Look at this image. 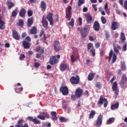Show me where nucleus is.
Masks as SVG:
<instances>
[{
    "instance_id": "obj_11",
    "label": "nucleus",
    "mask_w": 127,
    "mask_h": 127,
    "mask_svg": "<svg viewBox=\"0 0 127 127\" xmlns=\"http://www.w3.org/2000/svg\"><path fill=\"white\" fill-rule=\"evenodd\" d=\"M12 36L15 40H19L20 39V35L17 32V30H13L12 31Z\"/></svg>"
},
{
    "instance_id": "obj_26",
    "label": "nucleus",
    "mask_w": 127,
    "mask_h": 127,
    "mask_svg": "<svg viewBox=\"0 0 127 127\" xmlns=\"http://www.w3.org/2000/svg\"><path fill=\"white\" fill-rule=\"evenodd\" d=\"M30 34H36L37 33V29L36 27L33 26L30 31Z\"/></svg>"
},
{
    "instance_id": "obj_48",
    "label": "nucleus",
    "mask_w": 127,
    "mask_h": 127,
    "mask_svg": "<svg viewBox=\"0 0 127 127\" xmlns=\"http://www.w3.org/2000/svg\"><path fill=\"white\" fill-rule=\"evenodd\" d=\"M37 118L38 119H40V120H42V121H44V120H45V116L43 115H38Z\"/></svg>"
},
{
    "instance_id": "obj_53",
    "label": "nucleus",
    "mask_w": 127,
    "mask_h": 127,
    "mask_svg": "<svg viewBox=\"0 0 127 127\" xmlns=\"http://www.w3.org/2000/svg\"><path fill=\"white\" fill-rule=\"evenodd\" d=\"M24 58H25V55H24V54H21L20 56V58H19V59L21 60V61H22L24 59Z\"/></svg>"
},
{
    "instance_id": "obj_57",
    "label": "nucleus",
    "mask_w": 127,
    "mask_h": 127,
    "mask_svg": "<svg viewBox=\"0 0 127 127\" xmlns=\"http://www.w3.org/2000/svg\"><path fill=\"white\" fill-rule=\"evenodd\" d=\"M76 98H77V97H76V95H72L71 96V100H72V101H75V100H76Z\"/></svg>"
},
{
    "instance_id": "obj_23",
    "label": "nucleus",
    "mask_w": 127,
    "mask_h": 127,
    "mask_svg": "<svg viewBox=\"0 0 127 127\" xmlns=\"http://www.w3.org/2000/svg\"><path fill=\"white\" fill-rule=\"evenodd\" d=\"M41 8L42 11H45L46 9V3L44 1H42L41 2Z\"/></svg>"
},
{
    "instance_id": "obj_49",
    "label": "nucleus",
    "mask_w": 127,
    "mask_h": 127,
    "mask_svg": "<svg viewBox=\"0 0 127 127\" xmlns=\"http://www.w3.org/2000/svg\"><path fill=\"white\" fill-rule=\"evenodd\" d=\"M43 115L45 117V118H46V119H49L50 116H49V114L48 113L44 112L43 113Z\"/></svg>"
},
{
    "instance_id": "obj_35",
    "label": "nucleus",
    "mask_w": 127,
    "mask_h": 127,
    "mask_svg": "<svg viewBox=\"0 0 127 127\" xmlns=\"http://www.w3.org/2000/svg\"><path fill=\"white\" fill-rule=\"evenodd\" d=\"M115 119L113 118H109L108 120L107 121L106 124L107 125H111V124H113V123L114 122Z\"/></svg>"
},
{
    "instance_id": "obj_32",
    "label": "nucleus",
    "mask_w": 127,
    "mask_h": 127,
    "mask_svg": "<svg viewBox=\"0 0 127 127\" xmlns=\"http://www.w3.org/2000/svg\"><path fill=\"white\" fill-rule=\"evenodd\" d=\"M7 4L8 5V9H11V7H13V6H14V3H12V2H9L8 1H7Z\"/></svg>"
},
{
    "instance_id": "obj_47",
    "label": "nucleus",
    "mask_w": 127,
    "mask_h": 127,
    "mask_svg": "<svg viewBox=\"0 0 127 127\" xmlns=\"http://www.w3.org/2000/svg\"><path fill=\"white\" fill-rule=\"evenodd\" d=\"M60 122H61V123H66L67 120V119H66V118L64 117H61L60 119Z\"/></svg>"
},
{
    "instance_id": "obj_8",
    "label": "nucleus",
    "mask_w": 127,
    "mask_h": 127,
    "mask_svg": "<svg viewBox=\"0 0 127 127\" xmlns=\"http://www.w3.org/2000/svg\"><path fill=\"white\" fill-rule=\"evenodd\" d=\"M85 17L86 18V22L87 24H91L93 22V17L90 13H87L84 14Z\"/></svg>"
},
{
    "instance_id": "obj_28",
    "label": "nucleus",
    "mask_w": 127,
    "mask_h": 127,
    "mask_svg": "<svg viewBox=\"0 0 127 127\" xmlns=\"http://www.w3.org/2000/svg\"><path fill=\"white\" fill-rule=\"evenodd\" d=\"M60 70L61 71H65L67 69V64H62L60 65Z\"/></svg>"
},
{
    "instance_id": "obj_43",
    "label": "nucleus",
    "mask_w": 127,
    "mask_h": 127,
    "mask_svg": "<svg viewBox=\"0 0 127 127\" xmlns=\"http://www.w3.org/2000/svg\"><path fill=\"white\" fill-rule=\"evenodd\" d=\"M101 21L103 24H106L107 23V19L104 16H101Z\"/></svg>"
},
{
    "instance_id": "obj_36",
    "label": "nucleus",
    "mask_w": 127,
    "mask_h": 127,
    "mask_svg": "<svg viewBox=\"0 0 127 127\" xmlns=\"http://www.w3.org/2000/svg\"><path fill=\"white\" fill-rule=\"evenodd\" d=\"M121 69L122 71H127V67H126V63H123L121 64Z\"/></svg>"
},
{
    "instance_id": "obj_34",
    "label": "nucleus",
    "mask_w": 127,
    "mask_h": 127,
    "mask_svg": "<svg viewBox=\"0 0 127 127\" xmlns=\"http://www.w3.org/2000/svg\"><path fill=\"white\" fill-rule=\"evenodd\" d=\"M14 90L16 93H20V92H22L23 90V87H21L20 88H15Z\"/></svg>"
},
{
    "instance_id": "obj_39",
    "label": "nucleus",
    "mask_w": 127,
    "mask_h": 127,
    "mask_svg": "<svg viewBox=\"0 0 127 127\" xmlns=\"http://www.w3.org/2000/svg\"><path fill=\"white\" fill-rule=\"evenodd\" d=\"M112 89L113 90L118 89V83H117V81H115L113 83V84L112 86Z\"/></svg>"
},
{
    "instance_id": "obj_25",
    "label": "nucleus",
    "mask_w": 127,
    "mask_h": 127,
    "mask_svg": "<svg viewBox=\"0 0 127 127\" xmlns=\"http://www.w3.org/2000/svg\"><path fill=\"white\" fill-rule=\"evenodd\" d=\"M96 73H94L93 72L89 73L88 76V81H92L94 78H95V75Z\"/></svg>"
},
{
    "instance_id": "obj_4",
    "label": "nucleus",
    "mask_w": 127,
    "mask_h": 127,
    "mask_svg": "<svg viewBox=\"0 0 127 127\" xmlns=\"http://www.w3.org/2000/svg\"><path fill=\"white\" fill-rule=\"evenodd\" d=\"M108 100H107L106 98H104L103 96L101 95L97 104V105H103V104H104V108H107V107H108Z\"/></svg>"
},
{
    "instance_id": "obj_55",
    "label": "nucleus",
    "mask_w": 127,
    "mask_h": 127,
    "mask_svg": "<svg viewBox=\"0 0 127 127\" xmlns=\"http://www.w3.org/2000/svg\"><path fill=\"white\" fill-rule=\"evenodd\" d=\"M41 65V64L39 63H35L34 64V66L35 67V68H38V67H39V66H40Z\"/></svg>"
},
{
    "instance_id": "obj_14",
    "label": "nucleus",
    "mask_w": 127,
    "mask_h": 127,
    "mask_svg": "<svg viewBox=\"0 0 127 127\" xmlns=\"http://www.w3.org/2000/svg\"><path fill=\"white\" fill-rule=\"evenodd\" d=\"M47 19L49 21L50 24L51 25H53V13L50 12L49 14L47 15Z\"/></svg>"
},
{
    "instance_id": "obj_29",
    "label": "nucleus",
    "mask_w": 127,
    "mask_h": 127,
    "mask_svg": "<svg viewBox=\"0 0 127 127\" xmlns=\"http://www.w3.org/2000/svg\"><path fill=\"white\" fill-rule=\"evenodd\" d=\"M79 59V57H77L75 58V56L74 55H71L70 56V61H71L72 63H74V62H75V61H77V59Z\"/></svg>"
},
{
    "instance_id": "obj_12",
    "label": "nucleus",
    "mask_w": 127,
    "mask_h": 127,
    "mask_svg": "<svg viewBox=\"0 0 127 127\" xmlns=\"http://www.w3.org/2000/svg\"><path fill=\"white\" fill-rule=\"evenodd\" d=\"M54 50L56 51V52H58V51H60V50H61L60 43L57 40H56L54 42Z\"/></svg>"
},
{
    "instance_id": "obj_31",
    "label": "nucleus",
    "mask_w": 127,
    "mask_h": 127,
    "mask_svg": "<svg viewBox=\"0 0 127 127\" xmlns=\"http://www.w3.org/2000/svg\"><path fill=\"white\" fill-rule=\"evenodd\" d=\"M95 115H96V112L95 111L92 110L90 112V113L89 114V120L91 119H93L94 117H95Z\"/></svg>"
},
{
    "instance_id": "obj_61",
    "label": "nucleus",
    "mask_w": 127,
    "mask_h": 127,
    "mask_svg": "<svg viewBox=\"0 0 127 127\" xmlns=\"http://www.w3.org/2000/svg\"><path fill=\"white\" fill-rule=\"evenodd\" d=\"M5 47L6 48H9L10 47V45L8 43H6L5 44Z\"/></svg>"
},
{
    "instance_id": "obj_20",
    "label": "nucleus",
    "mask_w": 127,
    "mask_h": 127,
    "mask_svg": "<svg viewBox=\"0 0 127 127\" xmlns=\"http://www.w3.org/2000/svg\"><path fill=\"white\" fill-rule=\"evenodd\" d=\"M1 18H2V16H0V29L3 30L5 27H4V24H5V22L3 21L2 20H1Z\"/></svg>"
},
{
    "instance_id": "obj_27",
    "label": "nucleus",
    "mask_w": 127,
    "mask_h": 127,
    "mask_svg": "<svg viewBox=\"0 0 127 127\" xmlns=\"http://www.w3.org/2000/svg\"><path fill=\"white\" fill-rule=\"evenodd\" d=\"M120 39L121 43H125V41H126V36H125V34L123 32L121 33Z\"/></svg>"
},
{
    "instance_id": "obj_62",
    "label": "nucleus",
    "mask_w": 127,
    "mask_h": 127,
    "mask_svg": "<svg viewBox=\"0 0 127 127\" xmlns=\"http://www.w3.org/2000/svg\"><path fill=\"white\" fill-rule=\"evenodd\" d=\"M22 38H24L25 37H26V33L24 32L22 33L21 36Z\"/></svg>"
},
{
    "instance_id": "obj_1",
    "label": "nucleus",
    "mask_w": 127,
    "mask_h": 127,
    "mask_svg": "<svg viewBox=\"0 0 127 127\" xmlns=\"http://www.w3.org/2000/svg\"><path fill=\"white\" fill-rule=\"evenodd\" d=\"M77 31H79L81 37L82 38H86L90 32V26L89 25H85L83 28L78 27Z\"/></svg>"
},
{
    "instance_id": "obj_10",
    "label": "nucleus",
    "mask_w": 127,
    "mask_h": 127,
    "mask_svg": "<svg viewBox=\"0 0 127 127\" xmlns=\"http://www.w3.org/2000/svg\"><path fill=\"white\" fill-rule=\"evenodd\" d=\"M126 82L127 83V77L126 75H123L122 76V80L120 81V85L121 88H125L126 86Z\"/></svg>"
},
{
    "instance_id": "obj_56",
    "label": "nucleus",
    "mask_w": 127,
    "mask_h": 127,
    "mask_svg": "<svg viewBox=\"0 0 127 127\" xmlns=\"http://www.w3.org/2000/svg\"><path fill=\"white\" fill-rule=\"evenodd\" d=\"M127 43H126L123 47V49L124 51H127Z\"/></svg>"
},
{
    "instance_id": "obj_38",
    "label": "nucleus",
    "mask_w": 127,
    "mask_h": 127,
    "mask_svg": "<svg viewBox=\"0 0 127 127\" xmlns=\"http://www.w3.org/2000/svg\"><path fill=\"white\" fill-rule=\"evenodd\" d=\"M114 54V52L111 50L109 53V57L108 59V62H111L112 60V58L113 57V55Z\"/></svg>"
},
{
    "instance_id": "obj_22",
    "label": "nucleus",
    "mask_w": 127,
    "mask_h": 127,
    "mask_svg": "<svg viewBox=\"0 0 127 127\" xmlns=\"http://www.w3.org/2000/svg\"><path fill=\"white\" fill-rule=\"evenodd\" d=\"M33 17L29 18L27 20V26L28 27H30L32 24H33Z\"/></svg>"
},
{
    "instance_id": "obj_15",
    "label": "nucleus",
    "mask_w": 127,
    "mask_h": 127,
    "mask_svg": "<svg viewBox=\"0 0 127 127\" xmlns=\"http://www.w3.org/2000/svg\"><path fill=\"white\" fill-rule=\"evenodd\" d=\"M75 97L79 99L80 98L81 96L83 95V90L80 88H77L75 92Z\"/></svg>"
},
{
    "instance_id": "obj_58",
    "label": "nucleus",
    "mask_w": 127,
    "mask_h": 127,
    "mask_svg": "<svg viewBox=\"0 0 127 127\" xmlns=\"http://www.w3.org/2000/svg\"><path fill=\"white\" fill-rule=\"evenodd\" d=\"M114 52L116 53V54H119V53H120V51H119V50H118V49H117L116 47H114Z\"/></svg>"
},
{
    "instance_id": "obj_17",
    "label": "nucleus",
    "mask_w": 127,
    "mask_h": 127,
    "mask_svg": "<svg viewBox=\"0 0 127 127\" xmlns=\"http://www.w3.org/2000/svg\"><path fill=\"white\" fill-rule=\"evenodd\" d=\"M111 28L112 30H116L119 28V23L116 21H112L111 25Z\"/></svg>"
},
{
    "instance_id": "obj_18",
    "label": "nucleus",
    "mask_w": 127,
    "mask_h": 127,
    "mask_svg": "<svg viewBox=\"0 0 127 127\" xmlns=\"http://www.w3.org/2000/svg\"><path fill=\"white\" fill-rule=\"evenodd\" d=\"M56 112L55 111H52L51 113V119L52 121H57L58 120V117H57V116H56Z\"/></svg>"
},
{
    "instance_id": "obj_42",
    "label": "nucleus",
    "mask_w": 127,
    "mask_h": 127,
    "mask_svg": "<svg viewBox=\"0 0 127 127\" xmlns=\"http://www.w3.org/2000/svg\"><path fill=\"white\" fill-rule=\"evenodd\" d=\"M36 52L40 53V54H43L44 53V50L39 48L36 50Z\"/></svg>"
},
{
    "instance_id": "obj_5",
    "label": "nucleus",
    "mask_w": 127,
    "mask_h": 127,
    "mask_svg": "<svg viewBox=\"0 0 127 127\" xmlns=\"http://www.w3.org/2000/svg\"><path fill=\"white\" fill-rule=\"evenodd\" d=\"M60 92L62 93L64 96H67L69 94V89L67 86H61L60 88Z\"/></svg>"
},
{
    "instance_id": "obj_59",
    "label": "nucleus",
    "mask_w": 127,
    "mask_h": 127,
    "mask_svg": "<svg viewBox=\"0 0 127 127\" xmlns=\"http://www.w3.org/2000/svg\"><path fill=\"white\" fill-rule=\"evenodd\" d=\"M113 91H115V94L116 96V97L117 96H118V95H119V89H116V90H114Z\"/></svg>"
},
{
    "instance_id": "obj_50",
    "label": "nucleus",
    "mask_w": 127,
    "mask_h": 127,
    "mask_svg": "<svg viewBox=\"0 0 127 127\" xmlns=\"http://www.w3.org/2000/svg\"><path fill=\"white\" fill-rule=\"evenodd\" d=\"M27 13H28V16L29 17H30V16H32V14H33V12L31 10H28Z\"/></svg>"
},
{
    "instance_id": "obj_33",
    "label": "nucleus",
    "mask_w": 127,
    "mask_h": 127,
    "mask_svg": "<svg viewBox=\"0 0 127 127\" xmlns=\"http://www.w3.org/2000/svg\"><path fill=\"white\" fill-rule=\"evenodd\" d=\"M94 49V45H93V44L92 43H89L87 44V50L88 51H90L91 49Z\"/></svg>"
},
{
    "instance_id": "obj_9",
    "label": "nucleus",
    "mask_w": 127,
    "mask_h": 127,
    "mask_svg": "<svg viewBox=\"0 0 127 127\" xmlns=\"http://www.w3.org/2000/svg\"><path fill=\"white\" fill-rule=\"evenodd\" d=\"M49 63L50 65H55V64H57V63H58V60L56 58V56L51 57Z\"/></svg>"
},
{
    "instance_id": "obj_30",
    "label": "nucleus",
    "mask_w": 127,
    "mask_h": 127,
    "mask_svg": "<svg viewBox=\"0 0 127 127\" xmlns=\"http://www.w3.org/2000/svg\"><path fill=\"white\" fill-rule=\"evenodd\" d=\"M18 26H21V27H23V24H24V22H23V20L20 19L19 20V22L16 23Z\"/></svg>"
},
{
    "instance_id": "obj_37",
    "label": "nucleus",
    "mask_w": 127,
    "mask_h": 127,
    "mask_svg": "<svg viewBox=\"0 0 127 127\" xmlns=\"http://www.w3.org/2000/svg\"><path fill=\"white\" fill-rule=\"evenodd\" d=\"M119 108V103H117L115 104H113L111 106V109L112 110H115V109H118Z\"/></svg>"
},
{
    "instance_id": "obj_2",
    "label": "nucleus",
    "mask_w": 127,
    "mask_h": 127,
    "mask_svg": "<svg viewBox=\"0 0 127 127\" xmlns=\"http://www.w3.org/2000/svg\"><path fill=\"white\" fill-rule=\"evenodd\" d=\"M31 38L29 36H27L22 42V45L24 49H29L31 46Z\"/></svg>"
},
{
    "instance_id": "obj_7",
    "label": "nucleus",
    "mask_w": 127,
    "mask_h": 127,
    "mask_svg": "<svg viewBox=\"0 0 127 127\" xmlns=\"http://www.w3.org/2000/svg\"><path fill=\"white\" fill-rule=\"evenodd\" d=\"M103 124V115H99L98 117L97 120H96V123L95 124V126H96V127H101Z\"/></svg>"
},
{
    "instance_id": "obj_21",
    "label": "nucleus",
    "mask_w": 127,
    "mask_h": 127,
    "mask_svg": "<svg viewBox=\"0 0 127 127\" xmlns=\"http://www.w3.org/2000/svg\"><path fill=\"white\" fill-rule=\"evenodd\" d=\"M26 13V10L24 9V8H22L19 13V15L20 17H24L25 16V13Z\"/></svg>"
},
{
    "instance_id": "obj_19",
    "label": "nucleus",
    "mask_w": 127,
    "mask_h": 127,
    "mask_svg": "<svg viewBox=\"0 0 127 127\" xmlns=\"http://www.w3.org/2000/svg\"><path fill=\"white\" fill-rule=\"evenodd\" d=\"M42 22L43 26H44L45 28H47V27H48V22L46 20V18H44V16H43L42 18Z\"/></svg>"
},
{
    "instance_id": "obj_54",
    "label": "nucleus",
    "mask_w": 127,
    "mask_h": 127,
    "mask_svg": "<svg viewBox=\"0 0 127 127\" xmlns=\"http://www.w3.org/2000/svg\"><path fill=\"white\" fill-rule=\"evenodd\" d=\"M92 7L94 8L95 11H97L98 10V8L97 7V5L96 4H92Z\"/></svg>"
},
{
    "instance_id": "obj_46",
    "label": "nucleus",
    "mask_w": 127,
    "mask_h": 127,
    "mask_svg": "<svg viewBox=\"0 0 127 127\" xmlns=\"http://www.w3.org/2000/svg\"><path fill=\"white\" fill-rule=\"evenodd\" d=\"M95 87L98 89H101L102 88L101 82H97L95 84Z\"/></svg>"
},
{
    "instance_id": "obj_52",
    "label": "nucleus",
    "mask_w": 127,
    "mask_h": 127,
    "mask_svg": "<svg viewBox=\"0 0 127 127\" xmlns=\"http://www.w3.org/2000/svg\"><path fill=\"white\" fill-rule=\"evenodd\" d=\"M123 7L124 8H125V9H126V10H127V0H125L124 2Z\"/></svg>"
},
{
    "instance_id": "obj_64",
    "label": "nucleus",
    "mask_w": 127,
    "mask_h": 127,
    "mask_svg": "<svg viewBox=\"0 0 127 127\" xmlns=\"http://www.w3.org/2000/svg\"><path fill=\"white\" fill-rule=\"evenodd\" d=\"M83 12H86V11H88V8H87L86 7H84L83 8Z\"/></svg>"
},
{
    "instance_id": "obj_45",
    "label": "nucleus",
    "mask_w": 127,
    "mask_h": 127,
    "mask_svg": "<svg viewBox=\"0 0 127 127\" xmlns=\"http://www.w3.org/2000/svg\"><path fill=\"white\" fill-rule=\"evenodd\" d=\"M117 61V55L116 54H114L113 58H112V63H115Z\"/></svg>"
},
{
    "instance_id": "obj_16",
    "label": "nucleus",
    "mask_w": 127,
    "mask_h": 127,
    "mask_svg": "<svg viewBox=\"0 0 127 127\" xmlns=\"http://www.w3.org/2000/svg\"><path fill=\"white\" fill-rule=\"evenodd\" d=\"M100 23L98 21H96L94 22L93 26V28L95 31H100Z\"/></svg>"
},
{
    "instance_id": "obj_40",
    "label": "nucleus",
    "mask_w": 127,
    "mask_h": 127,
    "mask_svg": "<svg viewBox=\"0 0 127 127\" xmlns=\"http://www.w3.org/2000/svg\"><path fill=\"white\" fill-rule=\"evenodd\" d=\"M85 3V0H78L77 6L78 7H80L82 4H84Z\"/></svg>"
},
{
    "instance_id": "obj_60",
    "label": "nucleus",
    "mask_w": 127,
    "mask_h": 127,
    "mask_svg": "<svg viewBox=\"0 0 127 127\" xmlns=\"http://www.w3.org/2000/svg\"><path fill=\"white\" fill-rule=\"evenodd\" d=\"M79 25H82V18L79 17L78 18Z\"/></svg>"
},
{
    "instance_id": "obj_24",
    "label": "nucleus",
    "mask_w": 127,
    "mask_h": 127,
    "mask_svg": "<svg viewBox=\"0 0 127 127\" xmlns=\"http://www.w3.org/2000/svg\"><path fill=\"white\" fill-rule=\"evenodd\" d=\"M23 123H24V120L20 119V120L18 121L17 125H16L15 127H22V126L23 125V124H22Z\"/></svg>"
},
{
    "instance_id": "obj_13",
    "label": "nucleus",
    "mask_w": 127,
    "mask_h": 127,
    "mask_svg": "<svg viewBox=\"0 0 127 127\" xmlns=\"http://www.w3.org/2000/svg\"><path fill=\"white\" fill-rule=\"evenodd\" d=\"M27 120H29V122H32L35 125H40V124H41L40 121L37 120L36 118L33 119L32 117L29 116Z\"/></svg>"
},
{
    "instance_id": "obj_3",
    "label": "nucleus",
    "mask_w": 127,
    "mask_h": 127,
    "mask_svg": "<svg viewBox=\"0 0 127 127\" xmlns=\"http://www.w3.org/2000/svg\"><path fill=\"white\" fill-rule=\"evenodd\" d=\"M69 81L72 85L80 84V76L79 75L73 76L70 77Z\"/></svg>"
},
{
    "instance_id": "obj_63",
    "label": "nucleus",
    "mask_w": 127,
    "mask_h": 127,
    "mask_svg": "<svg viewBox=\"0 0 127 127\" xmlns=\"http://www.w3.org/2000/svg\"><path fill=\"white\" fill-rule=\"evenodd\" d=\"M100 45L99 43H96L95 44V48H99V47H100Z\"/></svg>"
},
{
    "instance_id": "obj_51",
    "label": "nucleus",
    "mask_w": 127,
    "mask_h": 127,
    "mask_svg": "<svg viewBox=\"0 0 127 127\" xmlns=\"http://www.w3.org/2000/svg\"><path fill=\"white\" fill-rule=\"evenodd\" d=\"M74 19L71 18L70 22H68V24L69 25H71V26H74Z\"/></svg>"
},
{
    "instance_id": "obj_44",
    "label": "nucleus",
    "mask_w": 127,
    "mask_h": 127,
    "mask_svg": "<svg viewBox=\"0 0 127 127\" xmlns=\"http://www.w3.org/2000/svg\"><path fill=\"white\" fill-rule=\"evenodd\" d=\"M90 53H92V56H95L96 55V50L95 49H91L90 50Z\"/></svg>"
},
{
    "instance_id": "obj_6",
    "label": "nucleus",
    "mask_w": 127,
    "mask_h": 127,
    "mask_svg": "<svg viewBox=\"0 0 127 127\" xmlns=\"http://www.w3.org/2000/svg\"><path fill=\"white\" fill-rule=\"evenodd\" d=\"M72 10V7L71 6H68L67 8L66 9V18L67 20H70L71 16L72 15V13L71 11Z\"/></svg>"
},
{
    "instance_id": "obj_41",
    "label": "nucleus",
    "mask_w": 127,
    "mask_h": 127,
    "mask_svg": "<svg viewBox=\"0 0 127 127\" xmlns=\"http://www.w3.org/2000/svg\"><path fill=\"white\" fill-rule=\"evenodd\" d=\"M17 15V10L15 9L12 12L11 16L12 17H15Z\"/></svg>"
}]
</instances>
